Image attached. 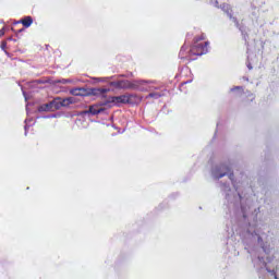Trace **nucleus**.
<instances>
[{
  "mask_svg": "<svg viewBox=\"0 0 279 279\" xmlns=\"http://www.w3.org/2000/svg\"><path fill=\"white\" fill-rule=\"evenodd\" d=\"M108 104H112V106H121V104H130V96L121 95V96H110L107 98L102 106H108Z\"/></svg>",
  "mask_w": 279,
  "mask_h": 279,
  "instance_id": "obj_5",
  "label": "nucleus"
},
{
  "mask_svg": "<svg viewBox=\"0 0 279 279\" xmlns=\"http://www.w3.org/2000/svg\"><path fill=\"white\" fill-rule=\"evenodd\" d=\"M109 86H112L117 90H138L141 88V82L138 81H129V80H121V81H113L109 83Z\"/></svg>",
  "mask_w": 279,
  "mask_h": 279,
  "instance_id": "obj_4",
  "label": "nucleus"
},
{
  "mask_svg": "<svg viewBox=\"0 0 279 279\" xmlns=\"http://www.w3.org/2000/svg\"><path fill=\"white\" fill-rule=\"evenodd\" d=\"M105 106L104 102L101 104H96V105H92L89 106L88 110H84L81 112V114H92L93 117L97 116V114H101V112H105V108L101 107Z\"/></svg>",
  "mask_w": 279,
  "mask_h": 279,
  "instance_id": "obj_6",
  "label": "nucleus"
},
{
  "mask_svg": "<svg viewBox=\"0 0 279 279\" xmlns=\"http://www.w3.org/2000/svg\"><path fill=\"white\" fill-rule=\"evenodd\" d=\"M160 97H162V94H160V93H150L147 97H146V99H160Z\"/></svg>",
  "mask_w": 279,
  "mask_h": 279,
  "instance_id": "obj_11",
  "label": "nucleus"
},
{
  "mask_svg": "<svg viewBox=\"0 0 279 279\" xmlns=\"http://www.w3.org/2000/svg\"><path fill=\"white\" fill-rule=\"evenodd\" d=\"M235 90H239V95H243L245 93L243 86H234L231 88V93H235Z\"/></svg>",
  "mask_w": 279,
  "mask_h": 279,
  "instance_id": "obj_12",
  "label": "nucleus"
},
{
  "mask_svg": "<svg viewBox=\"0 0 279 279\" xmlns=\"http://www.w3.org/2000/svg\"><path fill=\"white\" fill-rule=\"evenodd\" d=\"M258 241H263V238H258Z\"/></svg>",
  "mask_w": 279,
  "mask_h": 279,
  "instance_id": "obj_16",
  "label": "nucleus"
},
{
  "mask_svg": "<svg viewBox=\"0 0 279 279\" xmlns=\"http://www.w3.org/2000/svg\"><path fill=\"white\" fill-rule=\"evenodd\" d=\"M2 36H5V31L0 29V38H2Z\"/></svg>",
  "mask_w": 279,
  "mask_h": 279,
  "instance_id": "obj_14",
  "label": "nucleus"
},
{
  "mask_svg": "<svg viewBox=\"0 0 279 279\" xmlns=\"http://www.w3.org/2000/svg\"><path fill=\"white\" fill-rule=\"evenodd\" d=\"M225 171L223 173H219L216 175L217 180H221V178H223L225 175H229V179L231 181L234 180V172H230V169L228 167H225Z\"/></svg>",
  "mask_w": 279,
  "mask_h": 279,
  "instance_id": "obj_8",
  "label": "nucleus"
},
{
  "mask_svg": "<svg viewBox=\"0 0 279 279\" xmlns=\"http://www.w3.org/2000/svg\"><path fill=\"white\" fill-rule=\"evenodd\" d=\"M208 45H210V41L206 40V34L196 35L189 50L190 56L194 58L206 56L208 53Z\"/></svg>",
  "mask_w": 279,
  "mask_h": 279,
  "instance_id": "obj_1",
  "label": "nucleus"
},
{
  "mask_svg": "<svg viewBox=\"0 0 279 279\" xmlns=\"http://www.w3.org/2000/svg\"><path fill=\"white\" fill-rule=\"evenodd\" d=\"M75 104V98H60L57 97L49 104H46L39 108L41 112H49V110H60L61 108H69V106Z\"/></svg>",
  "mask_w": 279,
  "mask_h": 279,
  "instance_id": "obj_2",
  "label": "nucleus"
},
{
  "mask_svg": "<svg viewBox=\"0 0 279 279\" xmlns=\"http://www.w3.org/2000/svg\"><path fill=\"white\" fill-rule=\"evenodd\" d=\"M275 279H278V277H275Z\"/></svg>",
  "mask_w": 279,
  "mask_h": 279,
  "instance_id": "obj_18",
  "label": "nucleus"
},
{
  "mask_svg": "<svg viewBox=\"0 0 279 279\" xmlns=\"http://www.w3.org/2000/svg\"><path fill=\"white\" fill-rule=\"evenodd\" d=\"M5 47H8V43L2 41V43H1V49H5Z\"/></svg>",
  "mask_w": 279,
  "mask_h": 279,
  "instance_id": "obj_13",
  "label": "nucleus"
},
{
  "mask_svg": "<svg viewBox=\"0 0 279 279\" xmlns=\"http://www.w3.org/2000/svg\"><path fill=\"white\" fill-rule=\"evenodd\" d=\"M185 84H189V82H183V83H181V86H184Z\"/></svg>",
  "mask_w": 279,
  "mask_h": 279,
  "instance_id": "obj_15",
  "label": "nucleus"
},
{
  "mask_svg": "<svg viewBox=\"0 0 279 279\" xmlns=\"http://www.w3.org/2000/svg\"><path fill=\"white\" fill-rule=\"evenodd\" d=\"M256 99V96L252 92H247L245 98H244V104H252Z\"/></svg>",
  "mask_w": 279,
  "mask_h": 279,
  "instance_id": "obj_10",
  "label": "nucleus"
},
{
  "mask_svg": "<svg viewBox=\"0 0 279 279\" xmlns=\"http://www.w3.org/2000/svg\"><path fill=\"white\" fill-rule=\"evenodd\" d=\"M110 93V88H92L90 92L84 87H75L70 89V95L74 97H88L94 95L96 97H106V94Z\"/></svg>",
  "mask_w": 279,
  "mask_h": 279,
  "instance_id": "obj_3",
  "label": "nucleus"
},
{
  "mask_svg": "<svg viewBox=\"0 0 279 279\" xmlns=\"http://www.w3.org/2000/svg\"><path fill=\"white\" fill-rule=\"evenodd\" d=\"M19 32H23V28H22V29H20Z\"/></svg>",
  "mask_w": 279,
  "mask_h": 279,
  "instance_id": "obj_17",
  "label": "nucleus"
},
{
  "mask_svg": "<svg viewBox=\"0 0 279 279\" xmlns=\"http://www.w3.org/2000/svg\"><path fill=\"white\" fill-rule=\"evenodd\" d=\"M20 23H22V25L24 27H32V24L34 23V19H32V16H25L23 17Z\"/></svg>",
  "mask_w": 279,
  "mask_h": 279,
  "instance_id": "obj_9",
  "label": "nucleus"
},
{
  "mask_svg": "<svg viewBox=\"0 0 279 279\" xmlns=\"http://www.w3.org/2000/svg\"><path fill=\"white\" fill-rule=\"evenodd\" d=\"M179 56H180L181 60H195V58L193 56H190L189 48L186 47V45H183L181 47Z\"/></svg>",
  "mask_w": 279,
  "mask_h": 279,
  "instance_id": "obj_7",
  "label": "nucleus"
}]
</instances>
